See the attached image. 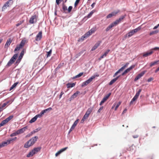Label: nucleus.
Segmentation results:
<instances>
[{"mask_svg":"<svg viewBox=\"0 0 159 159\" xmlns=\"http://www.w3.org/2000/svg\"><path fill=\"white\" fill-rule=\"evenodd\" d=\"M138 97H136V96H134V97L132 99V101H135L137 100V99L138 98Z\"/></svg>","mask_w":159,"mask_h":159,"instance_id":"54","label":"nucleus"},{"mask_svg":"<svg viewBox=\"0 0 159 159\" xmlns=\"http://www.w3.org/2000/svg\"><path fill=\"white\" fill-rule=\"evenodd\" d=\"M128 73V72L126 70L122 74V75H125V74H126L127 73Z\"/></svg>","mask_w":159,"mask_h":159,"instance_id":"63","label":"nucleus"},{"mask_svg":"<svg viewBox=\"0 0 159 159\" xmlns=\"http://www.w3.org/2000/svg\"><path fill=\"white\" fill-rule=\"evenodd\" d=\"M138 97H136V96H134V97L132 99V101H135L137 100V99L138 98Z\"/></svg>","mask_w":159,"mask_h":159,"instance_id":"53","label":"nucleus"},{"mask_svg":"<svg viewBox=\"0 0 159 159\" xmlns=\"http://www.w3.org/2000/svg\"><path fill=\"white\" fill-rule=\"evenodd\" d=\"M110 51V50L109 49H108L106 51L104 52V53L103 54L105 57H106L107 56V54Z\"/></svg>","mask_w":159,"mask_h":159,"instance_id":"44","label":"nucleus"},{"mask_svg":"<svg viewBox=\"0 0 159 159\" xmlns=\"http://www.w3.org/2000/svg\"><path fill=\"white\" fill-rule=\"evenodd\" d=\"M27 126H26L22 128H21L19 129V133L20 134L22 133H23L27 129Z\"/></svg>","mask_w":159,"mask_h":159,"instance_id":"23","label":"nucleus"},{"mask_svg":"<svg viewBox=\"0 0 159 159\" xmlns=\"http://www.w3.org/2000/svg\"><path fill=\"white\" fill-rule=\"evenodd\" d=\"M145 72L143 71L140 73L135 78L134 81H136L138 80L139 79L141 78L145 74Z\"/></svg>","mask_w":159,"mask_h":159,"instance_id":"17","label":"nucleus"},{"mask_svg":"<svg viewBox=\"0 0 159 159\" xmlns=\"http://www.w3.org/2000/svg\"><path fill=\"white\" fill-rule=\"evenodd\" d=\"M80 1V0H76L75 2V4H74V6H75V7H76L77 5H78L79 3V2Z\"/></svg>","mask_w":159,"mask_h":159,"instance_id":"43","label":"nucleus"},{"mask_svg":"<svg viewBox=\"0 0 159 159\" xmlns=\"http://www.w3.org/2000/svg\"><path fill=\"white\" fill-rule=\"evenodd\" d=\"M24 20H21L20 21H19L18 23L16 24V27H18L21 24H22L24 22Z\"/></svg>","mask_w":159,"mask_h":159,"instance_id":"35","label":"nucleus"},{"mask_svg":"<svg viewBox=\"0 0 159 159\" xmlns=\"http://www.w3.org/2000/svg\"><path fill=\"white\" fill-rule=\"evenodd\" d=\"M129 63L128 62H127L125 63V64L123 66L124 68L125 69L126 67H127L128 65H129Z\"/></svg>","mask_w":159,"mask_h":159,"instance_id":"58","label":"nucleus"},{"mask_svg":"<svg viewBox=\"0 0 159 159\" xmlns=\"http://www.w3.org/2000/svg\"><path fill=\"white\" fill-rule=\"evenodd\" d=\"M18 57L17 54H15L7 63L6 66L9 67L11 66L16 60Z\"/></svg>","mask_w":159,"mask_h":159,"instance_id":"2","label":"nucleus"},{"mask_svg":"<svg viewBox=\"0 0 159 159\" xmlns=\"http://www.w3.org/2000/svg\"><path fill=\"white\" fill-rule=\"evenodd\" d=\"M52 110L51 107H49L47 109H45L44 110L42 111L39 114L35 116L37 119L38 118H40L44 115V113H46L48 111H50Z\"/></svg>","mask_w":159,"mask_h":159,"instance_id":"4","label":"nucleus"},{"mask_svg":"<svg viewBox=\"0 0 159 159\" xmlns=\"http://www.w3.org/2000/svg\"><path fill=\"white\" fill-rule=\"evenodd\" d=\"M35 154L33 150L30 152L27 155L26 157H29L33 156Z\"/></svg>","mask_w":159,"mask_h":159,"instance_id":"25","label":"nucleus"},{"mask_svg":"<svg viewBox=\"0 0 159 159\" xmlns=\"http://www.w3.org/2000/svg\"><path fill=\"white\" fill-rule=\"evenodd\" d=\"M11 143L10 141L9 140V139H8L6 141L3 142L1 143H0V148L7 146Z\"/></svg>","mask_w":159,"mask_h":159,"instance_id":"12","label":"nucleus"},{"mask_svg":"<svg viewBox=\"0 0 159 159\" xmlns=\"http://www.w3.org/2000/svg\"><path fill=\"white\" fill-rule=\"evenodd\" d=\"M62 9L64 11H65L67 10V7L66 6V5L63 4L62 5Z\"/></svg>","mask_w":159,"mask_h":159,"instance_id":"38","label":"nucleus"},{"mask_svg":"<svg viewBox=\"0 0 159 159\" xmlns=\"http://www.w3.org/2000/svg\"><path fill=\"white\" fill-rule=\"evenodd\" d=\"M80 93V92L79 91H76L75 93H74L70 97V99L72 100L75 98Z\"/></svg>","mask_w":159,"mask_h":159,"instance_id":"21","label":"nucleus"},{"mask_svg":"<svg viewBox=\"0 0 159 159\" xmlns=\"http://www.w3.org/2000/svg\"><path fill=\"white\" fill-rule=\"evenodd\" d=\"M17 135V134L16 132L15 131V132L11 134H10V136L11 137H13L14 136H16Z\"/></svg>","mask_w":159,"mask_h":159,"instance_id":"45","label":"nucleus"},{"mask_svg":"<svg viewBox=\"0 0 159 159\" xmlns=\"http://www.w3.org/2000/svg\"><path fill=\"white\" fill-rule=\"evenodd\" d=\"M38 139V137L35 136L29 140V141L31 144V145H32L35 143L36 141H37Z\"/></svg>","mask_w":159,"mask_h":159,"instance_id":"15","label":"nucleus"},{"mask_svg":"<svg viewBox=\"0 0 159 159\" xmlns=\"http://www.w3.org/2000/svg\"><path fill=\"white\" fill-rule=\"evenodd\" d=\"M121 103V102L120 101L119 102H118L117 103V104H116V106L115 108V111H116L117 110L118 108L119 107Z\"/></svg>","mask_w":159,"mask_h":159,"instance_id":"39","label":"nucleus"},{"mask_svg":"<svg viewBox=\"0 0 159 159\" xmlns=\"http://www.w3.org/2000/svg\"><path fill=\"white\" fill-rule=\"evenodd\" d=\"M94 12L95 11H92L87 16H85V17H87L88 18L90 17Z\"/></svg>","mask_w":159,"mask_h":159,"instance_id":"33","label":"nucleus"},{"mask_svg":"<svg viewBox=\"0 0 159 159\" xmlns=\"http://www.w3.org/2000/svg\"><path fill=\"white\" fill-rule=\"evenodd\" d=\"M25 41L24 40H22L19 45H18L16 46L15 49L14 50V52H15L16 51L19 50L21 48L25 45Z\"/></svg>","mask_w":159,"mask_h":159,"instance_id":"7","label":"nucleus"},{"mask_svg":"<svg viewBox=\"0 0 159 159\" xmlns=\"http://www.w3.org/2000/svg\"><path fill=\"white\" fill-rule=\"evenodd\" d=\"M111 95V93H109L107 95L105 96L102 99V100L101 101V102L100 103V105H102L105 102H106L107 100L108 99L109 96Z\"/></svg>","mask_w":159,"mask_h":159,"instance_id":"13","label":"nucleus"},{"mask_svg":"<svg viewBox=\"0 0 159 159\" xmlns=\"http://www.w3.org/2000/svg\"><path fill=\"white\" fill-rule=\"evenodd\" d=\"M142 91V90L141 89H140L139 91L137 92L135 94V96H136V97H138L140 94V92H141Z\"/></svg>","mask_w":159,"mask_h":159,"instance_id":"42","label":"nucleus"},{"mask_svg":"<svg viewBox=\"0 0 159 159\" xmlns=\"http://www.w3.org/2000/svg\"><path fill=\"white\" fill-rule=\"evenodd\" d=\"M41 149V147H39L34 148L32 150L34 152L35 154L39 151Z\"/></svg>","mask_w":159,"mask_h":159,"instance_id":"22","label":"nucleus"},{"mask_svg":"<svg viewBox=\"0 0 159 159\" xmlns=\"http://www.w3.org/2000/svg\"><path fill=\"white\" fill-rule=\"evenodd\" d=\"M79 120L78 119L76 120L74 122L73 125H72L71 127L72 128H75V127L76 126L77 124L78 123Z\"/></svg>","mask_w":159,"mask_h":159,"instance_id":"31","label":"nucleus"},{"mask_svg":"<svg viewBox=\"0 0 159 159\" xmlns=\"http://www.w3.org/2000/svg\"><path fill=\"white\" fill-rule=\"evenodd\" d=\"M41 129V128L39 127L34 130V131H35V133H36L38 131H40Z\"/></svg>","mask_w":159,"mask_h":159,"instance_id":"49","label":"nucleus"},{"mask_svg":"<svg viewBox=\"0 0 159 159\" xmlns=\"http://www.w3.org/2000/svg\"><path fill=\"white\" fill-rule=\"evenodd\" d=\"M120 12V10H118L116 11H114L111 13L109 14L106 17L107 18H109L111 17L112 16H116L119 12Z\"/></svg>","mask_w":159,"mask_h":159,"instance_id":"11","label":"nucleus"},{"mask_svg":"<svg viewBox=\"0 0 159 159\" xmlns=\"http://www.w3.org/2000/svg\"><path fill=\"white\" fill-rule=\"evenodd\" d=\"M63 0H56V3L57 4L59 5L61 2Z\"/></svg>","mask_w":159,"mask_h":159,"instance_id":"51","label":"nucleus"},{"mask_svg":"<svg viewBox=\"0 0 159 159\" xmlns=\"http://www.w3.org/2000/svg\"><path fill=\"white\" fill-rule=\"evenodd\" d=\"M12 40L11 39H8L5 45V48H8Z\"/></svg>","mask_w":159,"mask_h":159,"instance_id":"20","label":"nucleus"},{"mask_svg":"<svg viewBox=\"0 0 159 159\" xmlns=\"http://www.w3.org/2000/svg\"><path fill=\"white\" fill-rule=\"evenodd\" d=\"M33 134V133H32V132H31L30 134H28L26 136L27 137H30L31 136H32Z\"/></svg>","mask_w":159,"mask_h":159,"instance_id":"61","label":"nucleus"},{"mask_svg":"<svg viewBox=\"0 0 159 159\" xmlns=\"http://www.w3.org/2000/svg\"><path fill=\"white\" fill-rule=\"evenodd\" d=\"M25 50L23 49L21 52L20 55L19 56L18 59L17 60L16 62V64H19L21 61L24 53Z\"/></svg>","mask_w":159,"mask_h":159,"instance_id":"10","label":"nucleus"},{"mask_svg":"<svg viewBox=\"0 0 159 159\" xmlns=\"http://www.w3.org/2000/svg\"><path fill=\"white\" fill-rule=\"evenodd\" d=\"M127 111V109L125 108L122 112V114H124Z\"/></svg>","mask_w":159,"mask_h":159,"instance_id":"62","label":"nucleus"},{"mask_svg":"<svg viewBox=\"0 0 159 159\" xmlns=\"http://www.w3.org/2000/svg\"><path fill=\"white\" fill-rule=\"evenodd\" d=\"M13 117V116L11 115L9 116L8 117L3 120L0 124L1 126H2L8 122L10 120H11Z\"/></svg>","mask_w":159,"mask_h":159,"instance_id":"6","label":"nucleus"},{"mask_svg":"<svg viewBox=\"0 0 159 159\" xmlns=\"http://www.w3.org/2000/svg\"><path fill=\"white\" fill-rule=\"evenodd\" d=\"M104 57V54H103L102 56H101L99 58V60H101L102 58H103Z\"/></svg>","mask_w":159,"mask_h":159,"instance_id":"64","label":"nucleus"},{"mask_svg":"<svg viewBox=\"0 0 159 159\" xmlns=\"http://www.w3.org/2000/svg\"><path fill=\"white\" fill-rule=\"evenodd\" d=\"M89 116H88L87 115L85 114L83 118L84 119L86 120L88 118Z\"/></svg>","mask_w":159,"mask_h":159,"instance_id":"52","label":"nucleus"},{"mask_svg":"<svg viewBox=\"0 0 159 159\" xmlns=\"http://www.w3.org/2000/svg\"><path fill=\"white\" fill-rule=\"evenodd\" d=\"M75 85V84L74 83H68L66 84V86L68 88H72Z\"/></svg>","mask_w":159,"mask_h":159,"instance_id":"28","label":"nucleus"},{"mask_svg":"<svg viewBox=\"0 0 159 159\" xmlns=\"http://www.w3.org/2000/svg\"><path fill=\"white\" fill-rule=\"evenodd\" d=\"M93 110V108H89L87 110L85 114H86L88 116H89L90 114L92 112Z\"/></svg>","mask_w":159,"mask_h":159,"instance_id":"24","label":"nucleus"},{"mask_svg":"<svg viewBox=\"0 0 159 159\" xmlns=\"http://www.w3.org/2000/svg\"><path fill=\"white\" fill-rule=\"evenodd\" d=\"M137 31L138 30H131L130 32L124 36V39H125L127 37L129 38L131 37L135 33H136Z\"/></svg>","mask_w":159,"mask_h":159,"instance_id":"9","label":"nucleus"},{"mask_svg":"<svg viewBox=\"0 0 159 159\" xmlns=\"http://www.w3.org/2000/svg\"><path fill=\"white\" fill-rule=\"evenodd\" d=\"M101 43V41H98L93 46V47L92 48L91 50L92 51H93L96 49L100 45V43Z\"/></svg>","mask_w":159,"mask_h":159,"instance_id":"16","label":"nucleus"},{"mask_svg":"<svg viewBox=\"0 0 159 159\" xmlns=\"http://www.w3.org/2000/svg\"><path fill=\"white\" fill-rule=\"evenodd\" d=\"M42 31H40L38 34L37 35L36 38L35 40L36 41H40L42 37Z\"/></svg>","mask_w":159,"mask_h":159,"instance_id":"14","label":"nucleus"},{"mask_svg":"<svg viewBox=\"0 0 159 159\" xmlns=\"http://www.w3.org/2000/svg\"><path fill=\"white\" fill-rule=\"evenodd\" d=\"M52 53V50H50L49 52H47V57H50Z\"/></svg>","mask_w":159,"mask_h":159,"instance_id":"47","label":"nucleus"},{"mask_svg":"<svg viewBox=\"0 0 159 159\" xmlns=\"http://www.w3.org/2000/svg\"><path fill=\"white\" fill-rule=\"evenodd\" d=\"M152 53H153V51H151L150 52H146V53H144L143 54V56L144 57H146L149 55H151V54H152Z\"/></svg>","mask_w":159,"mask_h":159,"instance_id":"29","label":"nucleus"},{"mask_svg":"<svg viewBox=\"0 0 159 159\" xmlns=\"http://www.w3.org/2000/svg\"><path fill=\"white\" fill-rule=\"evenodd\" d=\"M159 62V60L152 62L150 63V66L151 67L157 64Z\"/></svg>","mask_w":159,"mask_h":159,"instance_id":"34","label":"nucleus"},{"mask_svg":"<svg viewBox=\"0 0 159 159\" xmlns=\"http://www.w3.org/2000/svg\"><path fill=\"white\" fill-rule=\"evenodd\" d=\"M17 139V138L16 137H15V138H10L9 139V140L10 141V142H11L12 141H15Z\"/></svg>","mask_w":159,"mask_h":159,"instance_id":"48","label":"nucleus"},{"mask_svg":"<svg viewBox=\"0 0 159 159\" xmlns=\"http://www.w3.org/2000/svg\"><path fill=\"white\" fill-rule=\"evenodd\" d=\"M38 16L36 15H34L31 16L29 21L30 23L32 24L36 22Z\"/></svg>","mask_w":159,"mask_h":159,"instance_id":"5","label":"nucleus"},{"mask_svg":"<svg viewBox=\"0 0 159 159\" xmlns=\"http://www.w3.org/2000/svg\"><path fill=\"white\" fill-rule=\"evenodd\" d=\"M95 30H89L88 32H87L84 35L86 38L89 37L91 34L94 32Z\"/></svg>","mask_w":159,"mask_h":159,"instance_id":"19","label":"nucleus"},{"mask_svg":"<svg viewBox=\"0 0 159 159\" xmlns=\"http://www.w3.org/2000/svg\"><path fill=\"white\" fill-rule=\"evenodd\" d=\"M158 32L157 30H155V31H152V32H151L150 33V35H152L154 34L157 33H158Z\"/></svg>","mask_w":159,"mask_h":159,"instance_id":"41","label":"nucleus"},{"mask_svg":"<svg viewBox=\"0 0 159 159\" xmlns=\"http://www.w3.org/2000/svg\"><path fill=\"white\" fill-rule=\"evenodd\" d=\"M33 134V133H32V132H31L30 134H28L26 136L27 137H30L31 136H32Z\"/></svg>","mask_w":159,"mask_h":159,"instance_id":"60","label":"nucleus"},{"mask_svg":"<svg viewBox=\"0 0 159 159\" xmlns=\"http://www.w3.org/2000/svg\"><path fill=\"white\" fill-rule=\"evenodd\" d=\"M119 77V76H118L116 77V78H115L112 79L109 83V85H111L112 84L115 82L116 81V80L118 79Z\"/></svg>","mask_w":159,"mask_h":159,"instance_id":"27","label":"nucleus"},{"mask_svg":"<svg viewBox=\"0 0 159 159\" xmlns=\"http://www.w3.org/2000/svg\"><path fill=\"white\" fill-rule=\"evenodd\" d=\"M13 1L12 0H9L6 2L4 5L2 7V11H3L6 9L7 7H9L10 5L12 4L13 3Z\"/></svg>","mask_w":159,"mask_h":159,"instance_id":"8","label":"nucleus"},{"mask_svg":"<svg viewBox=\"0 0 159 159\" xmlns=\"http://www.w3.org/2000/svg\"><path fill=\"white\" fill-rule=\"evenodd\" d=\"M125 17V16H121L119 18L116 20L115 21L112 23L111 24L109 25L106 30H109L111 29L112 27L118 24L121 20H123Z\"/></svg>","mask_w":159,"mask_h":159,"instance_id":"1","label":"nucleus"},{"mask_svg":"<svg viewBox=\"0 0 159 159\" xmlns=\"http://www.w3.org/2000/svg\"><path fill=\"white\" fill-rule=\"evenodd\" d=\"M125 68L123 66L121 68H120L119 70L118 71L120 73V71H122Z\"/></svg>","mask_w":159,"mask_h":159,"instance_id":"57","label":"nucleus"},{"mask_svg":"<svg viewBox=\"0 0 159 159\" xmlns=\"http://www.w3.org/2000/svg\"><path fill=\"white\" fill-rule=\"evenodd\" d=\"M135 66V65H133L127 68L126 69V70L128 72H129L130 70L133 69V68H134Z\"/></svg>","mask_w":159,"mask_h":159,"instance_id":"32","label":"nucleus"},{"mask_svg":"<svg viewBox=\"0 0 159 159\" xmlns=\"http://www.w3.org/2000/svg\"><path fill=\"white\" fill-rule=\"evenodd\" d=\"M138 97H136V96H134V97L132 99V101H135L137 100V99L138 98Z\"/></svg>","mask_w":159,"mask_h":159,"instance_id":"55","label":"nucleus"},{"mask_svg":"<svg viewBox=\"0 0 159 159\" xmlns=\"http://www.w3.org/2000/svg\"><path fill=\"white\" fill-rule=\"evenodd\" d=\"M103 107L102 106L100 107V108L98 111L97 113H99L103 109Z\"/></svg>","mask_w":159,"mask_h":159,"instance_id":"50","label":"nucleus"},{"mask_svg":"<svg viewBox=\"0 0 159 159\" xmlns=\"http://www.w3.org/2000/svg\"><path fill=\"white\" fill-rule=\"evenodd\" d=\"M68 148L67 147L64 148H63L61 150H60L59 151H58L56 154H55V156L56 157H57L58 155H60L61 152H62L66 150Z\"/></svg>","mask_w":159,"mask_h":159,"instance_id":"18","label":"nucleus"},{"mask_svg":"<svg viewBox=\"0 0 159 159\" xmlns=\"http://www.w3.org/2000/svg\"><path fill=\"white\" fill-rule=\"evenodd\" d=\"M18 82H16L14 83L10 87L9 91H11L12 89H13L14 88H15L17 84H18Z\"/></svg>","mask_w":159,"mask_h":159,"instance_id":"30","label":"nucleus"},{"mask_svg":"<svg viewBox=\"0 0 159 159\" xmlns=\"http://www.w3.org/2000/svg\"><path fill=\"white\" fill-rule=\"evenodd\" d=\"M83 74V72L80 73L78 75H76L75 76V77H73V79H75L76 78H79V77H80V76H81Z\"/></svg>","mask_w":159,"mask_h":159,"instance_id":"36","label":"nucleus"},{"mask_svg":"<svg viewBox=\"0 0 159 159\" xmlns=\"http://www.w3.org/2000/svg\"><path fill=\"white\" fill-rule=\"evenodd\" d=\"M73 7L72 6H69L68 9V11L69 13H70Z\"/></svg>","mask_w":159,"mask_h":159,"instance_id":"46","label":"nucleus"},{"mask_svg":"<svg viewBox=\"0 0 159 159\" xmlns=\"http://www.w3.org/2000/svg\"><path fill=\"white\" fill-rule=\"evenodd\" d=\"M98 75H93L89 79L83 82L82 84V87L87 86L94 79L96 76H98Z\"/></svg>","mask_w":159,"mask_h":159,"instance_id":"3","label":"nucleus"},{"mask_svg":"<svg viewBox=\"0 0 159 159\" xmlns=\"http://www.w3.org/2000/svg\"><path fill=\"white\" fill-rule=\"evenodd\" d=\"M32 146L29 141L26 142L24 145V147L25 148H28Z\"/></svg>","mask_w":159,"mask_h":159,"instance_id":"26","label":"nucleus"},{"mask_svg":"<svg viewBox=\"0 0 159 159\" xmlns=\"http://www.w3.org/2000/svg\"><path fill=\"white\" fill-rule=\"evenodd\" d=\"M37 119L36 118V117L35 116L33 118L29 121L30 123H32L34 122H35L36 120Z\"/></svg>","mask_w":159,"mask_h":159,"instance_id":"37","label":"nucleus"},{"mask_svg":"<svg viewBox=\"0 0 159 159\" xmlns=\"http://www.w3.org/2000/svg\"><path fill=\"white\" fill-rule=\"evenodd\" d=\"M85 38H86L84 36V35L81 37V38L79 39L78 41H82L84 40V39Z\"/></svg>","mask_w":159,"mask_h":159,"instance_id":"40","label":"nucleus"},{"mask_svg":"<svg viewBox=\"0 0 159 159\" xmlns=\"http://www.w3.org/2000/svg\"><path fill=\"white\" fill-rule=\"evenodd\" d=\"M153 79L152 78H150L148 79V82H150L151 81H152L153 80Z\"/></svg>","mask_w":159,"mask_h":159,"instance_id":"59","label":"nucleus"},{"mask_svg":"<svg viewBox=\"0 0 159 159\" xmlns=\"http://www.w3.org/2000/svg\"><path fill=\"white\" fill-rule=\"evenodd\" d=\"M125 68L123 66L121 68H120L119 70L118 71L120 73V71H122Z\"/></svg>","mask_w":159,"mask_h":159,"instance_id":"56","label":"nucleus"}]
</instances>
